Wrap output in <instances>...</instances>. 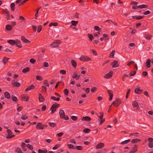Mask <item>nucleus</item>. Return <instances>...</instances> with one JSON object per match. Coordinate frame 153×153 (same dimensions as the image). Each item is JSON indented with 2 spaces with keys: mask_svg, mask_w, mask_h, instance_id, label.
<instances>
[{
  "mask_svg": "<svg viewBox=\"0 0 153 153\" xmlns=\"http://www.w3.org/2000/svg\"><path fill=\"white\" fill-rule=\"evenodd\" d=\"M36 128H37L43 129L44 128V127L42 124L40 123H38L37 124Z\"/></svg>",
  "mask_w": 153,
  "mask_h": 153,
  "instance_id": "9d476101",
  "label": "nucleus"
},
{
  "mask_svg": "<svg viewBox=\"0 0 153 153\" xmlns=\"http://www.w3.org/2000/svg\"><path fill=\"white\" fill-rule=\"evenodd\" d=\"M111 64L112 65V68H116L119 66V64L118 63V62L116 60H114L112 63Z\"/></svg>",
  "mask_w": 153,
  "mask_h": 153,
  "instance_id": "39448f33",
  "label": "nucleus"
},
{
  "mask_svg": "<svg viewBox=\"0 0 153 153\" xmlns=\"http://www.w3.org/2000/svg\"><path fill=\"white\" fill-rule=\"evenodd\" d=\"M134 91L136 94H140L142 93L143 90L140 89L138 87L135 89Z\"/></svg>",
  "mask_w": 153,
  "mask_h": 153,
  "instance_id": "0eeeda50",
  "label": "nucleus"
},
{
  "mask_svg": "<svg viewBox=\"0 0 153 153\" xmlns=\"http://www.w3.org/2000/svg\"><path fill=\"white\" fill-rule=\"evenodd\" d=\"M79 75L74 74L73 76V78H76V79H78L79 77Z\"/></svg>",
  "mask_w": 153,
  "mask_h": 153,
  "instance_id": "bb28decb",
  "label": "nucleus"
},
{
  "mask_svg": "<svg viewBox=\"0 0 153 153\" xmlns=\"http://www.w3.org/2000/svg\"><path fill=\"white\" fill-rule=\"evenodd\" d=\"M53 105H54L55 106V108H56L59 107L60 105L59 104H57L56 103H54L53 104Z\"/></svg>",
  "mask_w": 153,
  "mask_h": 153,
  "instance_id": "69168bd1",
  "label": "nucleus"
},
{
  "mask_svg": "<svg viewBox=\"0 0 153 153\" xmlns=\"http://www.w3.org/2000/svg\"><path fill=\"white\" fill-rule=\"evenodd\" d=\"M121 103V101L118 99H117L116 100L112 102L114 105L116 107H118Z\"/></svg>",
  "mask_w": 153,
  "mask_h": 153,
  "instance_id": "f03ea898",
  "label": "nucleus"
},
{
  "mask_svg": "<svg viewBox=\"0 0 153 153\" xmlns=\"http://www.w3.org/2000/svg\"><path fill=\"white\" fill-rule=\"evenodd\" d=\"M88 37L89 39L92 41L94 38V37L92 34L88 33Z\"/></svg>",
  "mask_w": 153,
  "mask_h": 153,
  "instance_id": "2f4dec72",
  "label": "nucleus"
},
{
  "mask_svg": "<svg viewBox=\"0 0 153 153\" xmlns=\"http://www.w3.org/2000/svg\"><path fill=\"white\" fill-rule=\"evenodd\" d=\"M39 101L41 102H42L44 100V99L42 95L40 93L39 94Z\"/></svg>",
  "mask_w": 153,
  "mask_h": 153,
  "instance_id": "b1692460",
  "label": "nucleus"
},
{
  "mask_svg": "<svg viewBox=\"0 0 153 153\" xmlns=\"http://www.w3.org/2000/svg\"><path fill=\"white\" fill-rule=\"evenodd\" d=\"M148 147L150 148H152L153 147V142L149 143L148 145Z\"/></svg>",
  "mask_w": 153,
  "mask_h": 153,
  "instance_id": "4d7b16f0",
  "label": "nucleus"
},
{
  "mask_svg": "<svg viewBox=\"0 0 153 153\" xmlns=\"http://www.w3.org/2000/svg\"><path fill=\"white\" fill-rule=\"evenodd\" d=\"M61 42L59 40H56L53 42L50 45L51 48H56L58 47L60 44Z\"/></svg>",
  "mask_w": 153,
  "mask_h": 153,
  "instance_id": "f257e3e1",
  "label": "nucleus"
},
{
  "mask_svg": "<svg viewBox=\"0 0 153 153\" xmlns=\"http://www.w3.org/2000/svg\"><path fill=\"white\" fill-rule=\"evenodd\" d=\"M151 60L150 59H148L146 62V65L148 68H149L150 67V63Z\"/></svg>",
  "mask_w": 153,
  "mask_h": 153,
  "instance_id": "dca6fc26",
  "label": "nucleus"
},
{
  "mask_svg": "<svg viewBox=\"0 0 153 153\" xmlns=\"http://www.w3.org/2000/svg\"><path fill=\"white\" fill-rule=\"evenodd\" d=\"M130 139H128V140H125L124 141H123L121 142L120 143L121 144L123 145L125 144H126L128 143L129 141H130Z\"/></svg>",
  "mask_w": 153,
  "mask_h": 153,
  "instance_id": "c85d7f7f",
  "label": "nucleus"
},
{
  "mask_svg": "<svg viewBox=\"0 0 153 153\" xmlns=\"http://www.w3.org/2000/svg\"><path fill=\"white\" fill-rule=\"evenodd\" d=\"M82 120H85L86 121H89L90 120L91 118L90 117L88 116H85L84 117H82Z\"/></svg>",
  "mask_w": 153,
  "mask_h": 153,
  "instance_id": "a211bd4d",
  "label": "nucleus"
},
{
  "mask_svg": "<svg viewBox=\"0 0 153 153\" xmlns=\"http://www.w3.org/2000/svg\"><path fill=\"white\" fill-rule=\"evenodd\" d=\"M64 93L65 95H68V91L67 89H65L64 90Z\"/></svg>",
  "mask_w": 153,
  "mask_h": 153,
  "instance_id": "338daca9",
  "label": "nucleus"
},
{
  "mask_svg": "<svg viewBox=\"0 0 153 153\" xmlns=\"http://www.w3.org/2000/svg\"><path fill=\"white\" fill-rule=\"evenodd\" d=\"M21 97L23 100L27 101L29 100V97L25 94H23L22 95Z\"/></svg>",
  "mask_w": 153,
  "mask_h": 153,
  "instance_id": "9b49d317",
  "label": "nucleus"
},
{
  "mask_svg": "<svg viewBox=\"0 0 153 153\" xmlns=\"http://www.w3.org/2000/svg\"><path fill=\"white\" fill-rule=\"evenodd\" d=\"M134 63V62L133 61H131L128 62L127 64L128 66H130L131 65L133 64Z\"/></svg>",
  "mask_w": 153,
  "mask_h": 153,
  "instance_id": "864d4df0",
  "label": "nucleus"
},
{
  "mask_svg": "<svg viewBox=\"0 0 153 153\" xmlns=\"http://www.w3.org/2000/svg\"><path fill=\"white\" fill-rule=\"evenodd\" d=\"M133 107L136 109H139V107L138 105V103L136 101H134L132 103Z\"/></svg>",
  "mask_w": 153,
  "mask_h": 153,
  "instance_id": "7ed1b4c3",
  "label": "nucleus"
},
{
  "mask_svg": "<svg viewBox=\"0 0 153 153\" xmlns=\"http://www.w3.org/2000/svg\"><path fill=\"white\" fill-rule=\"evenodd\" d=\"M9 58H7L6 57H4V59L2 60V62L4 64H5L8 61L9 59Z\"/></svg>",
  "mask_w": 153,
  "mask_h": 153,
  "instance_id": "5701e85b",
  "label": "nucleus"
},
{
  "mask_svg": "<svg viewBox=\"0 0 153 153\" xmlns=\"http://www.w3.org/2000/svg\"><path fill=\"white\" fill-rule=\"evenodd\" d=\"M59 114L61 118H63L64 117L65 114L63 110H61L59 112Z\"/></svg>",
  "mask_w": 153,
  "mask_h": 153,
  "instance_id": "1a4fd4ad",
  "label": "nucleus"
},
{
  "mask_svg": "<svg viewBox=\"0 0 153 153\" xmlns=\"http://www.w3.org/2000/svg\"><path fill=\"white\" fill-rule=\"evenodd\" d=\"M72 25L73 26H75L77 24L78 22L72 21L71 22Z\"/></svg>",
  "mask_w": 153,
  "mask_h": 153,
  "instance_id": "ea45409f",
  "label": "nucleus"
},
{
  "mask_svg": "<svg viewBox=\"0 0 153 153\" xmlns=\"http://www.w3.org/2000/svg\"><path fill=\"white\" fill-rule=\"evenodd\" d=\"M21 39L25 43H30V42L26 39L25 37L23 36H22L21 37Z\"/></svg>",
  "mask_w": 153,
  "mask_h": 153,
  "instance_id": "6e6552de",
  "label": "nucleus"
},
{
  "mask_svg": "<svg viewBox=\"0 0 153 153\" xmlns=\"http://www.w3.org/2000/svg\"><path fill=\"white\" fill-rule=\"evenodd\" d=\"M94 29L96 30H100V28L98 26H95L94 27Z\"/></svg>",
  "mask_w": 153,
  "mask_h": 153,
  "instance_id": "680f3d73",
  "label": "nucleus"
},
{
  "mask_svg": "<svg viewBox=\"0 0 153 153\" xmlns=\"http://www.w3.org/2000/svg\"><path fill=\"white\" fill-rule=\"evenodd\" d=\"M140 141V139H134L132 140L131 142L132 143H137L138 142H139Z\"/></svg>",
  "mask_w": 153,
  "mask_h": 153,
  "instance_id": "393cba45",
  "label": "nucleus"
},
{
  "mask_svg": "<svg viewBox=\"0 0 153 153\" xmlns=\"http://www.w3.org/2000/svg\"><path fill=\"white\" fill-rule=\"evenodd\" d=\"M29 70V68L28 67L26 68L23 69L22 70V72L23 73H25L27 72Z\"/></svg>",
  "mask_w": 153,
  "mask_h": 153,
  "instance_id": "7c9ffc66",
  "label": "nucleus"
},
{
  "mask_svg": "<svg viewBox=\"0 0 153 153\" xmlns=\"http://www.w3.org/2000/svg\"><path fill=\"white\" fill-rule=\"evenodd\" d=\"M148 141L149 143L153 142V138L150 137L148 139Z\"/></svg>",
  "mask_w": 153,
  "mask_h": 153,
  "instance_id": "bf43d9fd",
  "label": "nucleus"
},
{
  "mask_svg": "<svg viewBox=\"0 0 153 153\" xmlns=\"http://www.w3.org/2000/svg\"><path fill=\"white\" fill-rule=\"evenodd\" d=\"M42 26L41 25H39L38 26V30L37 32L39 33L41 30Z\"/></svg>",
  "mask_w": 153,
  "mask_h": 153,
  "instance_id": "09e8293b",
  "label": "nucleus"
},
{
  "mask_svg": "<svg viewBox=\"0 0 153 153\" xmlns=\"http://www.w3.org/2000/svg\"><path fill=\"white\" fill-rule=\"evenodd\" d=\"M85 56L82 55L79 58L80 60L82 61H85Z\"/></svg>",
  "mask_w": 153,
  "mask_h": 153,
  "instance_id": "473e14b6",
  "label": "nucleus"
},
{
  "mask_svg": "<svg viewBox=\"0 0 153 153\" xmlns=\"http://www.w3.org/2000/svg\"><path fill=\"white\" fill-rule=\"evenodd\" d=\"M68 147L69 148L71 149H74V147L71 144H68Z\"/></svg>",
  "mask_w": 153,
  "mask_h": 153,
  "instance_id": "37998d69",
  "label": "nucleus"
},
{
  "mask_svg": "<svg viewBox=\"0 0 153 153\" xmlns=\"http://www.w3.org/2000/svg\"><path fill=\"white\" fill-rule=\"evenodd\" d=\"M41 7H40L39 8H38L36 11V13L35 14V18L37 19V14L39 13L38 11L41 8Z\"/></svg>",
  "mask_w": 153,
  "mask_h": 153,
  "instance_id": "3c124183",
  "label": "nucleus"
},
{
  "mask_svg": "<svg viewBox=\"0 0 153 153\" xmlns=\"http://www.w3.org/2000/svg\"><path fill=\"white\" fill-rule=\"evenodd\" d=\"M16 41L13 40H10L7 41V42L12 45H13L15 44Z\"/></svg>",
  "mask_w": 153,
  "mask_h": 153,
  "instance_id": "412c9836",
  "label": "nucleus"
},
{
  "mask_svg": "<svg viewBox=\"0 0 153 153\" xmlns=\"http://www.w3.org/2000/svg\"><path fill=\"white\" fill-rule=\"evenodd\" d=\"M71 118L74 121L76 120L77 119V117L75 116H72L71 117Z\"/></svg>",
  "mask_w": 153,
  "mask_h": 153,
  "instance_id": "8fccbe9b",
  "label": "nucleus"
},
{
  "mask_svg": "<svg viewBox=\"0 0 153 153\" xmlns=\"http://www.w3.org/2000/svg\"><path fill=\"white\" fill-rule=\"evenodd\" d=\"M15 6V4L14 3H12L10 4V9L13 11L14 10Z\"/></svg>",
  "mask_w": 153,
  "mask_h": 153,
  "instance_id": "cd10ccee",
  "label": "nucleus"
},
{
  "mask_svg": "<svg viewBox=\"0 0 153 153\" xmlns=\"http://www.w3.org/2000/svg\"><path fill=\"white\" fill-rule=\"evenodd\" d=\"M136 72L135 71H131L130 73V75L131 76H134L136 74Z\"/></svg>",
  "mask_w": 153,
  "mask_h": 153,
  "instance_id": "c9c22d12",
  "label": "nucleus"
},
{
  "mask_svg": "<svg viewBox=\"0 0 153 153\" xmlns=\"http://www.w3.org/2000/svg\"><path fill=\"white\" fill-rule=\"evenodd\" d=\"M43 84L44 85L46 86L47 87H49V85L48 83L47 80H45L44 81Z\"/></svg>",
  "mask_w": 153,
  "mask_h": 153,
  "instance_id": "a19ab883",
  "label": "nucleus"
},
{
  "mask_svg": "<svg viewBox=\"0 0 153 153\" xmlns=\"http://www.w3.org/2000/svg\"><path fill=\"white\" fill-rule=\"evenodd\" d=\"M76 148L78 150H81L82 149V147L81 146H77Z\"/></svg>",
  "mask_w": 153,
  "mask_h": 153,
  "instance_id": "6e6d98bb",
  "label": "nucleus"
},
{
  "mask_svg": "<svg viewBox=\"0 0 153 153\" xmlns=\"http://www.w3.org/2000/svg\"><path fill=\"white\" fill-rule=\"evenodd\" d=\"M27 147L30 150H32L33 149V146L30 144H27Z\"/></svg>",
  "mask_w": 153,
  "mask_h": 153,
  "instance_id": "79ce46f5",
  "label": "nucleus"
},
{
  "mask_svg": "<svg viewBox=\"0 0 153 153\" xmlns=\"http://www.w3.org/2000/svg\"><path fill=\"white\" fill-rule=\"evenodd\" d=\"M63 133L62 132H60L59 133L57 134V135L58 137H61L63 135Z\"/></svg>",
  "mask_w": 153,
  "mask_h": 153,
  "instance_id": "0e129e2a",
  "label": "nucleus"
},
{
  "mask_svg": "<svg viewBox=\"0 0 153 153\" xmlns=\"http://www.w3.org/2000/svg\"><path fill=\"white\" fill-rule=\"evenodd\" d=\"M137 150V146L136 145H134V146L132 148V150L129 152V153H134Z\"/></svg>",
  "mask_w": 153,
  "mask_h": 153,
  "instance_id": "20e7f679",
  "label": "nucleus"
},
{
  "mask_svg": "<svg viewBox=\"0 0 153 153\" xmlns=\"http://www.w3.org/2000/svg\"><path fill=\"white\" fill-rule=\"evenodd\" d=\"M16 151L18 153H23L21 150L18 148L16 149Z\"/></svg>",
  "mask_w": 153,
  "mask_h": 153,
  "instance_id": "e433bc0d",
  "label": "nucleus"
},
{
  "mask_svg": "<svg viewBox=\"0 0 153 153\" xmlns=\"http://www.w3.org/2000/svg\"><path fill=\"white\" fill-rule=\"evenodd\" d=\"M145 38L148 40H149L151 38V36L146 35L145 37Z\"/></svg>",
  "mask_w": 153,
  "mask_h": 153,
  "instance_id": "a18cd8bd",
  "label": "nucleus"
},
{
  "mask_svg": "<svg viewBox=\"0 0 153 153\" xmlns=\"http://www.w3.org/2000/svg\"><path fill=\"white\" fill-rule=\"evenodd\" d=\"M11 98L12 100L14 102H16L17 100V97L14 96H12Z\"/></svg>",
  "mask_w": 153,
  "mask_h": 153,
  "instance_id": "f704fd0d",
  "label": "nucleus"
},
{
  "mask_svg": "<svg viewBox=\"0 0 153 153\" xmlns=\"http://www.w3.org/2000/svg\"><path fill=\"white\" fill-rule=\"evenodd\" d=\"M49 125L51 127H54L56 126V124L53 123H49Z\"/></svg>",
  "mask_w": 153,
  "mask_h": 153,
  "instance_id": "58836bf2",
  "label": "nucleus"
},
{
  "mask_svg": "<svg viewBox=\"0 0 153 153\" xmlns=\"http://www.w3.org/2000/svg\"><path fill=\"white\" fill-rule=\"evenodd\" d=\"M27 118V116L25 115H23L21 117V119L23 120H26Z\"/></svg>",
  "mask_w": 153,
  "mask_h": 153,
  "instance_id": "c03bdc74",
  "label": "nucleus"
},
{
  "mask_svg": "<svg viewBox=\"0 0 153 153\" xmlns=\"http://www.w3.org/2000/svg\"><path fill=\"white\" fill-rule=\"evenodd\" d=\"M30 61L33 64L35 62L36 60L33 59H30Z\"/></svg>",
  "mask_w": 153,
  "mask_h": 153,
  "instance_id": "5fc2aeb1",
  "label": "nucleus"
},
{
  "mask_svg": "<svg viewBox=\"0 0 153 153\" xmlns=\"http://www.w3.org/2000/svg\"><path fill=\"white\" fill-rule=\"evenodd\" d=\"M90 131V130L89 128H85L84 130V131L86 133H88Z\"/></svg>",
  "mask_w": 153,
  "mask_h": 153,
  "instance_id": "de8ad7c7",
  "label": "nucleus"
},
{
  "mask_svg": "<svg viewBox=\"0 0 153 153\" xmlns=\"http://www.w3.org/2000/svg\"><path fill=\"white\" fill-rule=\"evenodd\" d=\"M71 63L72 64V65L74 68H75L77 65V64L76 62L74 60H72L71 61Z\"/></svg>",
  "mask_w": 153,
  "mask_h": 153,
  "instance_id": "6ab92c4d",
  "label": "nucleus"
},
{
  "mask_svg": "<svg viewBox=\"0 0 153 153\" xmlns=\"http://www.w3.org/2000/svg\"><path fill=\"white\" fill-rule=\"evenodd\" d=\"M6 29L7 30H11L12 29V26L9 25H7L6 26Z\"/></svg>",
  "mask_w": 153,
  "mask_h": 153,
  "instance_id": "aec40b11",
  "label": "nucleus"
},
{
  "mask_svg": "<svg viewBox=\"0 0 153 153\" xmlns=\"http://www.w3.org/2000/svg\"><path fill=\"white\" fill-rule=\"evenodd\" d=\"M36 79L37 80H39V81H42L43 79L42 77L40 76H36Z\"/></svg>",
  "mask_w": 153,
  "mask_h": 153,
  "instance_id": "4c0bfd02",
  "label": "nucleus"
},
{
  "mask_svg": "<svg viewBox=\"0 0 153 153\" xmlns=\"http://www.w3.org/2000/svg\"><path fill=\"white\" fill-rule=\"evenodd\" d=\"M100 116H99L98 115H97V116L100 118V119H102L103 116V113L102 112L100 113Z\"/></svg>",
  "mask_w": 153,
  "mask_h": 153,
  "instance_id": "49530a36",
  "label": "nucleus"
},
{
  "mask_svg": "<svg viewBox=\"0 0 153 153\" xmlns=\"http://www.w3.org/2000/svg\"><path fill=\"white\" fill-rule=\"evenodd\" d=\"M150 13V12L149 10L146 11L144 12L143 14L145 15H147Z\"/></svg>",
  "mask_w": 153,
  "mask_h": 153,
  "instance_id": "e2e57ef3",
  "label": "nucleus"
},
{
  "mask_svg": "<svg viewBox=\"0 0 153 153\" xmlns=\"http://www.w3.org/2000/svg\"><path fill=\"white\" fill-rule=\"evenodd\" d=\"M22 107L21 106L19 108H17V109L18 112H19L22 109Z\"/></svg>",
  "mask_w": 153,
  "mask_h": 153,
  "instance_id": "774afa93",
  "label": "nucleus"
},
{
  "mask_svg": "<svg viewBox=\"0 0 153 153\" xmlns=\"http://www.w3.org/2000/svg\"><path fill=\"white\" fill-rule=\"evenodd\" d=\"M115 53L114 50L113 51L110 53L109 57L111 58H113L114 57V55Z\"/></svg>",
  "mask_w": 153,
  "mask_h": 153,
  "instance_id": "a878e982",
  "label": "nucleus"
},
{
  "mask_svg": "<svg viewBox=\"0 0 153 153\" xmlns=\"http://www.w3.org/2000/svg\"><path fill=\"white\" fill-rule=\"evenodd\" d=\"M56 108H55L54 105H52L50 109V110L51 111V113L52 114H53L56 111Z\"/></svg>",
  "mask_w": 153,
  "mask_h": 153,
  "instance_id": "f8f14e48",
  "label": "nucleus"
},
{
  "mask_svg": "<svg viewBox=\"0 0 153 153\" xmlns=\"http://www.w3.org/2000/svg\"><path fill=\"white\" fill-rule=\"evenodd\" d=\"M112 72L111 71L108 73L107 74H106L105 76L104 77L106 78H109L111 77L112 76Z\"/></svg>",
  "mask_w": 153,
  "mask_h": 153,
  "instance_id": "ddd939ff",
  "label": "nucleus"
},
{
  "mask_svg": "<svg viewBox=\"0 0 153 153\" xmlns=\"http://www.w3.org/2000/svg\"><path fill=\"white\" fill-rule=\"evenodd\" d=\"M15 44L16 45L17 47L19 48H21L22 47V45L21 44V42L19 40H17L15 42Z\"/></svg>",
  "mask_w": 153,
  "mask_h": 153,
  "instance_id": "2eb2a0df",
  "label": "nucleus"
},
{
  "mask_svg": "<svg viewBox=\"0 0 153 153\" xmlns=\"http://www.w3.org/2000/svg\"><path fill=\"white\" fill-rule=\"evenodd\" d=\"M108 93L109 95V96H111V95H113L112 94V91L110 90H108Z\"/></svg>",
  "mask_w": 153,
  "mask_h": 153,
  "instance_id": "052dcab7",
  "label": "nucleus"
},
{
  "mask_svg": "<svg viewBox=\"0 0 153 153\" xmlns=\"http://www.w3.org/2000/svg\"><path fill=\"white\" fill-rule=\"evenodd\" d=\"M12 85L14 86L18 87L20 85V83L17 82H12Z\"/></svg>",
  "mask_w": 153,
  "mask_h": 153,
  "instance_id": "4468645a",
  "label": "nucleus"
},
{
  "mask_svg": "<svg viewBox=\"0 0 153 153\" xmlns=\"http://www.w3.org/2000/svg\"><path fill=\"white\" fill-rule=\"evenodd\" d=\"M59 145L57 144L54 147H53V150H55L57 149L59 147Z\"/></svg>",
  "mask_w": 153,
  "mask_h": 153,
  "instance_id": "13d9d810",
  "label": "nucleus"
},
{
  "mask_svg": "<svg viewBox=\"0 0 153 153\" xmlns=\"http://www.w3.org/2000/svg\"><path fill=\"white\" fill-rule=\"evenodd\" d=\"M104 146V144L102 143H100L98 144L96 146V149L102 148Z\"/></svg>",
  "mask_w": 153,
  "mask_h": 153,
  "instance_id": "423d86ee",
  "label": "nucleus"
},
{
  "mask_svg": "<svg viewBox=\"0 0 153 153\" xmlns=\"http://www.w3.org/2000/svg\"><path fill=\"white\" fill-rule=\"evenodd\" d=\"M60 73L62 74H65L66 73V71L64 70H62L60 71Z\"/></svg>",
  "mask_w": 153,
  "mask_h": 153,
  "instance_id": "603ef678",
  "label": "nucleus"
},
{
  "mask_svg": "<svg viewBox=\"0 0 153 153\" xmlns=\"http://www.w3.org/2000/svg\"><path fill=\"white\" fill-rule=\"evenodd\" d=\"M4 95L6 98L7 99H9L10 97V94L7 92L4 93Z\"/></svg>",
  "mask_w": 153,
  "mask_h": 153,
  "instance_id": "f3484780",
  "label": "nucleus"
},
{
  "mask_svg": "<svg viewBox=\"0 0 153 153\" xmlns=\"http://www.w3.org/2000/svg\"><path fill=\"white\" fill-rule=\"evenodd\" d=\"M14 135L10 134H8L7 135L6 137V138L7 139H10L14 137Z\"/></svg>",
  "mask_w": 153,
  "mask_h": 153,
  "instance_id": "c756f323",
  "label": "nucleus"
},
{
  "mask_svg": "<svg viewBox=\"0 0 153 153\" xmlns=\"http://www.w3.org/2000/svg\"><path fill=\"white\" fill-rule=\"evenodd\" d=\"M148 7V6L145 4H142L139 6H137V7L140 8H146Z\"/></svg>",
  "mask_w": 153,
  "mask_h": 153,
  "instance_id": "4be33fe9",
  "label": "nucleus"
},
{
  "mask_svg": "<svg viewBox=\"0 0 153 153\" xmlns=\"http://www.w3.org/2000/svg\"><path fill=\"white\" fill-rule=\"evenodd\" d=\"M57 25V23H53V22H51V23L49 25V26L50 27H51L52 25L56 26Z\"/></svg>",
  "mask_w": 153,
  "mask_h": 153,
  "instance_id": "72a5a7b5",
  "label": "nucleus"
}]
</instances>
